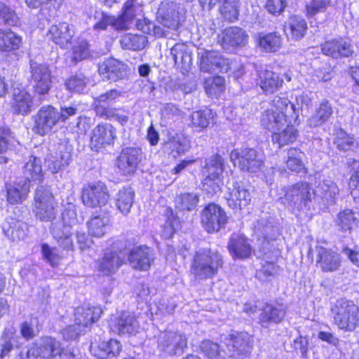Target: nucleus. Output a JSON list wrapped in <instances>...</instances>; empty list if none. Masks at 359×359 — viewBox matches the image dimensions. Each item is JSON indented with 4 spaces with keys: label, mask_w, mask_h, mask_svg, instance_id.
<instances>
[{
    "label": "nucleus",
    "mask_w": 359,
    "mask_h": 359,
    "mask_svg": "<svg viewBox=\"0 0 359 359\" xmlns=\"http://www.w3.org/2000/svg\"><path fill=\"white\" fill-rule=\"evenodd\" d=\"M298 110L286 97L276 96L271 100V107L262 115L261 124L269 130H279L287 123L296 122Z\"/></svg>",
    "instance_id": "1"
},
{
    "label": "nucleus",
    "mask_w": 359,
    "mask_h": 359,
    "mask_svg": "<svg viewBox=\"0 0 359 359\" xmlns=\"http://www.w3.org/2000/svg\"><path fill=\"white\" fill-rule=\"evenodd\" d=\"M185 11L174 1L164 0L161 2L156 12V22L153 25V34L156 37H170L184 21Z\"/></svg>",
    "instance_id": "2"
},
{
    "label": "nucleus",
    "mask_w": 359,
    "mask_h": 359,
    "mask_svg": "<svg viewBox=\"0 0 359 359\" xmlns=\"http://www.w3.org/2000/svg\"><path fill=\"white\" fill-rule=\"evenodd\" d=\"M223 266V257L217 250L199 249L193 257L190 271L196 279L205 280L215 276Z\"/></svg>",
    "instance_id": "3"
},
{
    "label": "nucleus",
    "mask_w": 359,
    "mask_h": 359,
    "mask_svg": "<svg viewBox=\"0 0 359 359\" xmlns=\"http://www.w3.org/2000/svg\"><path fill=\"white\" fill-rule=\"evenodd\" d=\"M131 244L126 241L123 246H117V251L114 255V260L116 258V264L120 266L126 260L130 266L138 271H148L155 259L154 250L147 245H140L129 250Z\"/></svg>",
    "instance_id": "4"
},
{
    "label": "nucleus",
    "mask_w": 359,
    "mask_h": 359,
    "mask_svg": "<svg viewBox=\"0 0 359 359\" xmlns=\"http://www.w3.org/2000/svg\"><path fill=\"white\" fill-rule=\"evenodd\" d=\"M331 311L334 324L345 332H353L359 327V307L353 301L338 299Z\"/></svg>",
    "instance_id": "5"
},
{
    "label": "nucleus",
    "mask_w": 359,
    "mask_h": 359,
    "mask_svg": "<svg viewBox=\"0 0 359 359\" xmlns=\"http://www.w3.org/2000/svg\"><path fill=\"white\" fill-rule=\"evenodd\" d=\"M76 214L73 210H66L62 213V223L52 224L50 230L58 246L66 251H73L74 244L72 239V228L77 222Z\"/></svg>",
    "instance_id": "6"
},
{
    "label": "nucleus",
    "mask_w": 359,
    "mask_h": 359,
    "mask_svg": "<svg viewBox=\"0 0 359 359\" xmlns=\"http://www.w3.org/2000/svg\"><path fill=\"white\" fill-rule=\"evenodd\" d=\"M313 189L307 182H298L292 185L280 198L281 203L292 210H301L306 208L313 198Z\"/></svg>",
    "instance_id": "7"
},
{
    "label": "nucleus",
    "mask_w": 359,
    "mask_h": 359,
    "mask_svg": "<svg viewBox=\"0 0 359 359\" xmlns=\"http://www.w3.org/2000/svg\"><path fill=\"white\" fill-rule=\"evenodd\" d=\"M224 342L229 357L235 359H245L253 348L254 340L247 332H234L225 337Z\"/></svg>",
    "instance_id": "8"
},
{
    "label": "nucleus",
    "mask_w": 359,
    "mask_h": 359,
    "mask_svg": "<svg viewBox=\"0 0 359 359\" xmlns=\"http://www.w3.org/2000/svg\"><path fill=\"white\" fill-rule=\"evenodd\" d=\"M199 67L202 72L210 74L228 72L232 66H236L231 60L213 50H202L198 53Z\"/></svg>",
    "instance_id": "9"
},
{
    "label": "nucleus",
    "mask_w": 359,
    "mask_h": 359,
    "mask_svg": "<svg viewBox=\"0 0 359 359\" xmlns=\"http://www.w3.org/2000/svg\"><path fill=\"white\" fill-rule=\"evenodd\" d=\"M230 159L234 165L248 172H258L264 164L262 154L252 148L233 150L230 154Z\"/></svg>",
    "instance_id": "10"
},
{
    "label": "nucleus",
    "mask_w": 359,
    "mask_h": 359,
    "mask_svg": "<svg viewBox=\"0 0 359 359\" xmlns=\"http://www.w3.org/2000/svg\"><path fill=\"white\" fill-rule=\"evenodd\" d=\"M29 73L30 83L35 93L39 95L48 94L52 87L51 72L48 67L31 60Z\"/></svg>",
    "instance_id": "11"
},
{
    "label": "nucleus",
    "mask_w": 359,
    "mask_h": 359,
    "mask_svg": "<svg viewBox=\"0 0 359 359\" xmlns=\"http://www.w3.org/2000/svg\"><path fill=\"white\" fill-rule=\"evenodd\" d=\"M157 344L161 351L174 355L184 352L187 346V338L182 332L165 330L159 334Z\"/></svg>",
    "instance_id": "12"
},
{
    "label": "nucleus",
    "mask_w": 359,
    "mask_h": 359,
    "mask_svg": "<svg viewBox=\"0 0 359 359\" xmlns=\"http://www.w3.org/2000/svg\"><path fill=\"white\" fill-rule=\"evenodd\" d=\"M201 224L208 233L218 232L224 228L228 217L225 211L215 203L207 205L201 212Z\"/></svg>",
    "instance_id": "13"
},
{
    "label": "nucleus",
    "mask_w": 359,
    "mask_h": 359,
    "mask_svg": "<svg viewBox=\"0 0 359 359\" xmlns=\"http://www.w3.org/2000/svg\"><path fill=\"white\" fill-rule=\"evenodd\" d=\"M33 131L39 135L49 133L58 123L57 109L51 105L41 107L36 114L33 115Z\"/></svg>",
    "instance_id": "14"
},
{
    "label": "nucleus",
    "mask_w": 359,
    "mask_h": 359,
    "mask_svg": "<svg viewBox=\"0 0 359 359\" xmlns=\"http://www.w3.org/2000/svg\"><path fill=\"white\" fill-rule=\"evenodd\" d=\"M109 196L106 185L102 182L85 184L82 189V202L89 208L106 205Z\"/></svg>",
    "instance_id": "15"
},
{
    "label": "nucleus",
    "mask_w": 359,
    "mask_h": 359,
    "mask_svg": "<svg viewBox=\"0 0 359 359\" xmlns=\"http://www.w3.org/2000/svg\"><path fill=\"white\" fill-rule=\"evenodd\" d=\"M142 159L140 148L128 147L122 149L116 158V165L123 175H133Z\"/></svg>",
    "instance_id": "16"
},
{
    "label": "nucleus",
    "mask_w": 359,
    "mask_h": 359,
    "mask_svg": "<svg viewBox=\"0 0 359 359\" xmlns=\"http://www.w3.org/2000/svg\"><path fill=\"white\" fill-rule=\"evenodd\" d=\"M255 232L258 236H262L264 239L262 245L260 248V252L264 258L270 259L271 244L270 241L274 240L278 234V229L267 217H261L257 221L255 226Z\"/></svg>",
    "instance_id": "17"
},
{
    "label": "nucleus",
    "mask_w": 359,
    "mask_h": 359,
    "mask_svg": "<svg viewBox=\"0 0 359 359\" xmlns=\"http://www.w3.org/2000/svg\"><path fill=\"white\" fill-rule=\"evenodd\" d=\"M203 10L210 11L216 4H219V12L223 18L229 22L238 20V0H198Z\"/></svg>",
    "instance_id": "18"
},
{
    "label": "nucleus",
    "mask_w": 359,
    "mask_h": 359,
    "mask_svg": "<svg viewBox=\"0 0 359 359\" xmlns=\"http://www.w3.org/2000/svg\"><path fill=\"white\" fill-rule=\"evenodd\" d=\"M228 250L233 259L249 258L253 249L250 240L243 234L233 233L229 241Z\"/></svg>",
    "instance_id": "19"
},
{
    "label": "nucleus",
    "mask_w": 359,
    "mask_h": 359,
    "mask_svg": "<svg viewBox=\"0 0 359 359\" xmlns=\"http://www.w3.org/2000/svg\"><path fill=\"white\" fill-rule=\"evenodd\" d=\"M74 34L72 26L67 22H60L50 27L47 36L61 48H68Z\"/></svg>",
    "instance_id": "20"
},
{
    "label": "nucleus",
    "mask_w": 359,
    "mask_h": 359,
    "mask_svg": "<svg viewBox=\"0 0 359 359\" xmlns=\"http://www.w3.org/2000/svg\"><path fill=\"white\" fill-rule=\"evenodd\" d=\"M317 265L325 273L337 271L341 266L340 255L331 249L317 247Z\"/></svg>",
    "instance_id": "21"
},
{
    "label": "nucleus",
    "mask_w": 359,
    "mask_h": 359,
    "mask_svg": "<svg viewBox=\"0 0 359 359\" xmlns=\"http://www.w3.org/2000/svg\"><path fill=\"white\" fill-rule=\"evenodd\" d=\"M229 206L233 210H242L245 208L251 201V195L248 189L238 183L229 187L226 196Z\"/></svg>",
    "instance_id": "22"
},
{
    "label": "nucleus",
    "mask_w": 359,
    "mask_h": 359,
    "mask_svg": "<svg viewBox=\"0 0 359 359\" xmlns=\"http://www.w3.org/2000/svg\"><path fill=\"white\" fill-rule=\"evenodd\" d=\"M32 354H36V358L50 359L60 353V341L53 337H43L39 341L32 344Z\"/></svg>",
    "instance_id": "23"
},
{
    "label": "nucleus",
    "mask_w": 359,
    "mask_h": 359,
    "mask_svg": "<svg viewBox=\"0 0 359 359\" xmlns=\"http://www.w3.org/2000/svg\"><path fill=\"white\" fill-rule=\"evenodd\" d=\"M323 53L333 58L348 57L353 53L352 46L342 39H334L321 44Z\"/></svg>",
    "instance_id": "24"
},
{
    "label": "nucleus",
    "mask_w": 359,
    "mask_h": 359,
    "mask_svg": "<svg viewBox=\"0 0 359 359\" xmlns=\"http://www.w3.org/2000/svg\"><path fill=\"white\" fill-rule=\"evenodd\" d=\"M72 147L67 144H61L58 147V154L50 156L48 161V169L53 173L65 169L72 161Z\"/></svg>",
    "instance_id": "25"
},
{
    "label": "nucleus",
    "mask_w": 359,
    "mask_h": 359,
    "mask_svg": "<svg viewBox=\"0 0 359 359\" xmlns=\"http://www.w3.org/2000/svg\"><path fill=\"white\" fill-rule=\"evenodd\" d=\"M222 45L224 48L244 46L248 36L241 27H231L226 29L219 36Z\"/></svg>",
    "instance_id": "26"
},
{
    "label": "nucleus",
    "mask_w": 359,
    "mask_h": 359,
    "mask_svg": "<svg viewBox=\"0 0 359 359\" xmlns=\"http://www.w3.org/2000/svg\"><path fill=\"white\" fill-rule=\"evenodd\" d=\"M339 193V189L336 183L330 180H325L319 182L316 189H313V197H319L324 203L332 205L335 203Z\"/></svg>",
    "instance_id": "27"
},
{
    "label": "nucleus",
    "mask_w": 359,
    "mask_h": 359,
    "mask_svg": "<svg viewBox=\"0 0 359 359\" xmlns=\"http://www.w3.org/2000/svg\"><path fill=\"white\" fill-rule=\"evenodd\" d=\"M23 176L27 182H41L44 172L42 168V161L40 158L31 156L28 158L23 167Z\"/></svg>",
    "instance_id": "28"
},
{
    "label": "nucleus",
    "mask_w": 359,
    "mask_h": 359,
    "mask_svg": "<svg viewBox=\"0 0 359 359\" xmlns=\"http://www.w3.org/2000/svg\"><path fill=\"white\" fill-rule=\"evenodd\" d=\"M102 311L97 306H81L75 310V323L85 330L100 317Z\"/></svg>",
    "instance_id": "29"
},
{
    "label": "nucleus",
    "mask_w": 359,
    "mask_h": 359,
    "mask_svg": "<svg viewBox=\"0 0 359 359\" xmlns=\"http://www.w3.org/2000/svg\"><path fill=\"white\" fill-rule=\"evenodd\" d=\"M3 231L11 240L18 241L25 239L27 236L28 226L21 220L10 218L4 224Z\"/></svg>",
    "instance_id": "30"
},
{
    "label": "nucleus",
    "mask_w": 359,
    "mask_h": 359,
    "mask_svg": "<svg viewBox=\"0 0 359 359\" xmlns=\"http://www.w3.org/2000/svg\"><path fill=\"white\" fill-rule=\"evenodd\" d=\"M30 184L26 180H20L6 185L7 200L11 204L22 203L29 191Z\"/></svg>",
    "instance_id": "31"
},
{
    "label": "nucleus",
    "mask_w": 359,
    "mask_h": 359,
    "mask_svg": "<svg viewBox=\"0 0 359 359\" xmlns=\"http://www.w3.org/2000/svg\"><path fill=\"white\" fill-rule=\"evenodd\" d=\"M285 316V310L280 304H266L259 315V320L264 326L270 323H280Z\"/></svg>",
    "instance_id": "32"
},
{
    "label": "nucleus",
    "mask_w": 359,
    "mask_h": 359,
    "mask_svg": "<svg viewBox=\"0 0 359 359\" xmlns=\"http://www.w3.org/2000/svg\"><path fill=\"white\" fill-rule=\"evenodd\" d=\"M13 99V109L15 114L26 115L31 111L32 97L25 90H14Z\"/></svg>",
    "instance_id": "33"
},
{
    "label": "nucleus",
    "mask_w": 359,
    "mask_h": 359,
    "mask_svg": "<svg viewBox=\"0 0 359 359\" xmlns=\"http://www.w3.org/2000/svg\"><path fill=\"white\" fill-rule=\"evenodd\" d=\"M258 83L265 93H272L282 86L283 79L277 73L264 70L259 73Z\"/></svg>",
    "instance_id": "34"
},
{
    "label": "nucleus",
    "mask_w": 359,
    "mask_h": 359,
    "mask_svg": "<svg viewBox=\"0 0 359 359\" xmlns=\"http://www.w3.org/2000/svg\"><path fill=\"white\" fill-rule=\"evenodd\" d=\"M291 123L286 124V128L280 130H275L271 135V140L280 148L286 144L294 142L298 137V131Z\"/></svg>",
    "instance_id": "35"
},
{
    "label": "nucleus",
    "mask_w": 359,
    "mask_h": 359,
    "mask_svg": "<svg viewBox=\"0 0 359 359\" xmlns=\"http://www.w3.org/2000/svg\"><path fill=\"white\" fill-rule=\"evenodd\" d=\"M16 338V329L13 325L6 327L0 337V358L3 359L9 355L14 348Z\"/></svg>",
    "instance_id": "36"
},
{
    "label": "nucleus",
    "mask_w": 359,
    "mask_h": 359,
    "mask_svg": "<svg viewBox=\"0 0 359 359\" xmlns=\"http://www.w3.org/2000/svg\"><path fill=\"white\" fill-rule=\"evenodd\" d=\"M307 29V23L304 18L299 15H293L289 19L288 27L285 32L287 35L290 34L292 39L299 41L304 36Z\"/></svg>",
    "instance_id": "37"
},
{
    "label": "nucleus",
    "mask_w": 359,
    "mask_h": 359,
    "mask_svg": "<svg viewBox=\"0 0 359 359\" xmlns=\"http://www.w3.org/2000/svg\"><path fill=\"white\" fill-rule=\"evenodd\" d=\"M95 110L97 115L102 118L107 119L112 116V90L95 99Z\"/></svg>",
    "instance_id": "38"
},
{
    "label": "nucleus",
    "mask_w": 359,
    "mask_h": 359,
    "mask_svg": "<svg viewBox=\"0 0 359 359\" xmlns=\"http://www.w3.org/2000/svg\"><path fill=\"white\" fill-rule=\"evenodd\" d=\"M22 43V38L14 32L0 29V50L8 52L18 49Z\"/></svg>",
    "instance_id": "39"
},
{
    "label": "nucleus",
    "mask_w": 359,
    "mask_h": 359,
    "mask_svg": "<svg viewBox=\"0 0 359 359\" xmlns=\"http://www.w3.org/2000/svg\"><path fill=\"white\" fill-rule=\"evenodd\" d=\"M333 113L331 104L327 101L320 103L316 113L308 120L311 127H318L328 121Z\"/></svg>",
    "instance_id": "40"
},
{
    "label": "nucleus",
    "mask_w": 359,
    "mask_h": 359,
    "mask_svg": "<svg viewBox=\"0 0 359 359\" xmlns=\"http://www.w3.org/2000/svg\"><path fill=\"white\" fill-rule=\"evenodd\" d=\"M116 327L119 334H132L138 327V323L133 313L123 311L117 319Z\"/></svg>",
    "instance_id": "41"
},
{
    "label": "nucleus",
    "mask_w": 359,
    "mask_h": 359,
    "mask_svg": "<svg viewBox=\"0 0 359 359\" xmlns=\"http://www.w3.org/2000/svg\"><path fill=\"white\" fill-rule=\"evenodd\" d=\"M336 223L341 231H351L358 226V219L352 210L345 209L338 214Z\"/></svg>",
    "instance_id": "42"
},
{
    "label": "nucleus",
    "mask_w": 359,
    "mask_h": 359,
    "mask_svg": "<svg viewBox=\"0 0 359 359\" xmlns=\"http://www.w3.org/2000/svg\"><path fill=\"white\" fill-rule=\"evenodd\" d=\"M112 137V131L103 126L98 125L93 130L90 137L91 146L96 148L100 147L105 144H109Z\"/></svg>",
    "instance_id": "43"
},
{
    "label": "nucleus",
    "mask_w": 359,
    "mask_h": 359,
    "mask_svg": "<svg viewBox=\"0 0 359 359\" xmlns=\"http://www.w3.org/2000/svg\"><path fill=\"white\" fill-rule=\"evenodd\" d=\"M170 54L175 65H181L182 67H189L191 64V56L187 46L184 43H177L170 49Z\"/></svg>",
    "instance_id": "44"
},
{
    "label": "nucleus",
    "mask_w": 359,
    "mask_h": 359,
    "mask_svg": "<svg viewBox=\"0 0 359 359\" xmlns=\"http://www.w3.org/2000/svg\"><path fill=\"white\" fill-rule=\"evenodd\" d=\"M147 43V37L144 35L127 34L120 39L122 48L128 50H142L144 48Z\"/></svg>",
    "instance_id": "45"
},
{
    "label": "nucleus",
    "mask_w": 359,
    "mask_h": 359,
    "mask_svg": "<svg viewBox=\"0 0 359 359\" xmlns=\"http://www.w3.org/2000/svg\"><path fill=\"white\" fill-rule=\"evenodd\" d=\"M199 196L196 193H184L175 198V207L182 211H192L197 207Z\"/></svg>",
    "instance_id": "46"
},
{
    "label": "nucleus",
    "mask_w": 359,
    "mask_h": 359,
    "mask_svg": "<svg viewBox=\"0 0 359 359\" xmlns=\"http://www.w3.org/2000/svg\"><path fill=\"white\" fill-rule=\"evenodd\" d=\"M215 113L210 109L199 110L192 113L191 122L195 127L205 128L215 123Z\"/></svg>",
    "instance_id": "47"
},
{
    "label": "nucleus",
    "mask_w": 359,
    "mask_h": 359,
    "mask_svg": "<svg viewBox=\"0 0 359 359\" xmlns=\"http://www.w3.org/2000/svg\"><path fill=\"white\" fill-rule=\"evenodd\" d=\"M259 45L266 52H276L282 45V38L277 32H272L259 36Z\"/></svg>",
    "instance_id": "48"
},
{
    "label": "nucleus",
    "mask_w": 359,
    "mask_h": 359,
    "mask_svg": "<svg viewBox=\"0 0 359 359\" xmlns=\"http://www.w3.org/2000/svg\"><path fill=\"white\" fill-rule=\"evenodd\" d=\"M54 201L43 203L35 204V215L43 222H51L56 216Z\"/></svg>",
    "instance_id": "49"
},
{
    "label": "nucleus",
    "mask_w": 359,
    "mask_h": 359,
    "mask_svg": "<svg viewBox=\"0 0 359 359\" xmlns=\"http://www.w3.org/2000/svg\"><path fill=\"white\" fill-rule=\"evenodd\" d=\"M134 191L131 188L120 190L116 199L117 208L123 214L127 215L133 203Z\"/></svg>",
    "instance_id": "50"
},
{
    "label": "nucleus",
    "mask_w": 359,
    "mask_h": 359,
    "mask_svg": "<svg viewBox=\"0 0 359 359\" xmlns=\"http://www.w3.org/2000/svg\"><path fill=\"white\" fill-rule=\"evenodd\" d=\"M334 142L337 149L342 151H353L358 145L353 136L349 135L341 129L337 133Z\"/></svg>",
    "instance_id": "51"
},
{
    "label": "nucleus",
    "mask_w": 359,
    "mask_h": 359,
    "mask_svg": "<svg viewBox=\"0 0 359 359\" xmlns=\"http://www.w3.org/2000/svg\"><path fill=\"white\" fill-rule=\"evenodd\" d=\"M223 184L222 175L218 173L208 174L203 180L202 189L208 194L214 195L221 191V186Z\"/></svg>",
    "instance_id": "52"
},
{
    "label": "nucleus",
    "mask_w": 359,
    "mask_h": 359,
    "mask_svg": "<svg viewBox=\"0 0 359 359\" xmlns=\"http://www.w3.org/2000/svg\"><path fill=\"white\" fill-rule=\"evenodd\" d=\"M88 233L94 237H102L103 236L107 229L109 228L107 226V220L105 218H101L99 216H95L92 217L90 221L87 222Z\"/></svg>",
    "instance_id": "53"
},
{
    "label": "nucleus",
    "mask_w": 359,
    "mask_h": 359,
    "mask_svg": "<svg viewBox=\"0 0 359 359\" xmlns=\"http://www.w3.org/2000/svg\"><path fill=\"white\" fill-rule=\"evenodd\" d=\"M304 153L296 148H291L287 151V167L292 171L300 172L304 168L302 163Z\"/></svg>",
    "instance_id": "54"
},
{
    "label": "nucleus",
    "mask_w": 359,
    "mask_h": 359,
    "mask_svg": "<svg viewBox=\"0 0 359 359\" xmlns=\"http://www.w3.org/2000/svg\"><path fill=\"white\" fill-rule=\"evenodd\" d=\"M89 83V79L82 74H76L65 82L66 88L70 92L83 93Z\"/></svg>",
    "instance_id": "55"
},
{
    "label": "nucleus",
    "mask_w": 359,
    "mask_h": 359,
    "mask_svg": "<svg viewBox=\"0 0 359 359\" xmlns=\"http://www.w3.org/2000/svg\"><path fill=\"white\" fill-rule=\"evenodd\" d=\"M200 350L208 359H225L219 345L210 340H203L200 344Z\"/></svg>",
    "instance_id": "56"
},
{
    "label": "nucleus",
    "mask_w": 359,
    "mask_h": 359,
    "mask_svg": "<svg viewBox=\"0 0 359 359\" xmlns=\"http://www.w3.org/2000/svg\"><path fill=\"white\" fill-rule=\"evenodd\" d=\"M72 60L77 63L86 59L90 55L89 45L87 41L79 39L72 46Z\"/></svg>",
    "instance_id": "57"
},
{
    "label": "nucleus",
    "mask_w": 359,
    "mask_h": 359,
    "mask_svg": "<svg viewBox=\"0 0 359 359\" xmlns=\"http://www.w3.org/2000/svg\"><path fill=\"white\" fill-rule=\"evenodd\" d=\"M122 18L125 20L132 21L142 16V8L135 4L134 0H128L123 7Z\"/></svg>",
    "instance_id": "58"
},
{
    "label": "nucleus",
    "mask_w": 359,
    "mask_h": 359,
    "mask_svg": "<svg viewBox=\"0 0 359 359\" xmlns=\"http://www.w3.org/2000/svg\"><path fill=\"white\" fill-rule=\"evenodd\" d=\"M0 19L5 25L16 26L19 23L20 18L15 11L0 1Z\"/></svg>",
    "instance_id": "59"
},
{
    "label": "nucleus",
    "mask_w": 359,
    "mask_h": 359,
    "mask_svg": "<svg viewBox=\"0 0 359 359\" xmlns=\"http://www.w3.org/2000/svg\"><path fill=\"white\" fill-rule=\"evenodd\" d=\"M224 161L220 155L215 154L206 160L205 168L208 174L218 173V175H222L224 171Z\"/></svg>",
    "instance_id": "60"
},
{
    "label": "nucleus",
    "mask_w": 359,
    "mask_h": 359,
    "mask_svg": "<svg viewBox=\"0 0 359 359\" xmlns=\"http://www.w3.org/2000/svg\"><path fill=\"white\" fill-rule=\"evenodd\" d=\"M224 85V79L217 76L207 79L205 82V89L207 94L215 95L223 90Z\"/></svg>",
    "instance_id": "61"
},
{
    "label": "nucleus",
    "mask_w": 359,
    "mask_h": 359,
    "mask_svg": "<svg viewBox=\"0 0 359 359\" xmlns=\"http://www.w3.org/2000/svg\"><path fill=\"white\" fill-rule=\"evenodd\" d=\"M330 4V0H313L306 6V15L312 18L318 13L325 12Z\"/></svg>",
    "instance_id": "62"
},
{
    "label": "nucleus",
    "mask_w": 359,
    "mask_h": 359,
    "mask_svg": "<svg viewBox=\"0 0 359 359\" xmlns=\"http://www.w3.org/2000/svg\"><path fill=\"white\" fill-rule=\"evenodd\" d=\"M62 338L65 341L77 340L82 334L85 333V330L75 323L74 325H69L61 330Z\"/></svg>",
    "instance_id": "63"
},
{
    "label": "nucleus",
    "mask_w": 359,
    "mask_h": 359,
    "mask_svg": "<svg viewBox=\"0 0 359 359\" xmlns=\"http://www.w3.org/2000/svg\"><path fill=\"white\" fill-rule=\"evenodd\" d=\"M278 270V266L272 262H265L257 272L256 276L262 281H266L273 277Z\"/></svg>",
    "instance_id": "64"
}]
</instances>
